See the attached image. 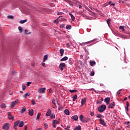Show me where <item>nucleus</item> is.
<instances>
[{
	"label": "nucleus",
	"instance_id": "nucleus-1",
	"mask_svg": "<svg viewBox=\"0 0 130 130\" xmlns=\"http://www.w3.org/2000/svg\"><path fill=\"white\" fill-rule=\"evenodd\" d=\"M66 3H68V4H69L70 6H73L72 4H74V5L76 7H78V5H79V4H80V2L77 0H73L72 2H71V1H69V0H66Z\"/></svg>",
	"mask_w": 130,
	"mask_h": 130
},
{
	"label": "nucleus",
	"instance_id": "nucleus-2",
	"mask_svg": "<svg viewBox=\"0 0 130 130\" xmlns=\"http://www.w3.org/2000/svg\"><path fill=\"white\" fill-rule=\"evenodd\" d=\"M79 119H80V121H82V122H89L90 120H91V119L90 118H86L84 117V116L83 115H81L79 116Z\"/></svg>",
	"mask_w": 130,
	"mask_h": 130
},
{
	"label": "nucleus",
	"instance_id": "nucleus-3",
	"mask_svg": "<svg viewBox=\"0 0 130 130\" xmlns=\"http://www.w3.org/2000/svg\"><path fill=\"white\" fill-rule=\"evenodd\" d=\"M106 109V105H102L98 108L99 112H104Z\"/></svg>",
	"mask_w": 130,
	"mask_h": 130
},
{
	"label": "nucleus",
	"instance_id": "nucleus-4",
	"mask_svg": "<svg viewBox=\"0 0 130 130\" xmlns=\"http://www.w3.org/2000/svg\"><path fill=\"white\" fill-rule=\"evenodd\" d=\"M3 129H10V124L9 123H5L2 127Z\"/></svg>",
	"mask_w": 130,
	"mask_h": 130
},
{
	"label": "nucleus",
	"instance_id": "nucleus-5",
	"mask_svg": "<svg viewBox=\"0 0 130 130\" xmlns=\"http://www.w3.org/2000/svg\"><path fill=\"white\" fill-rule=\"evenodd\" d=\"M66 68V63H61L59 66V69L60 71H63V69Z\"/></svg>",
	"mask_w": 130,
	"mask_h": 130
},
{
	"label": "nucleus",
	"instance_id": "nucleus-6",
	"mask_svg": "<svg viewBox=\"0 0 130 130\" xmlns=\"http://www.w3.org/2000/svg\"><path fill=\"white\" fill-rule=\"evenodd\" d=\"M18 102H19L18 100H15V101L12 102L11 103V108H14V107H15V106L18 103Z\"/></svg>",
	"mask_w": 130,
	"mask_h": 130
},
{
	"label": "nucleus",
	"instance_id": "nucleus-7",
	"mask_svg": "<svg viewBox=\"0 0 130 130\" xmlns=\"http://www.w3.org/2000/svg\"><path fill=\"white\" fill-rule=\"evenodd\" d=\"M45 90H46V88L45 87H44L43 88H40L38 90V92L42 94L43 93H45Z\"/></svg>",
	"mask_w": 130,
	"mask_h": 130
},
{
	"label": "nucleus",
	"instance_id": "nucleus-8",
	"mask_svg": "<svg viewBox=\"0 0 130 130\" xmlns=\"http://www.w3.org/2000/svg\"><path fill=\"white\" fill-rule=\"evenodd\" d=\"M99 121L101 124H102V125H104V126H106V123L105 122V121H104V120L100 119Z\"/></svg>",
	"mask_w": 130,
	"mask_h": 130
},
{
	"label": "nucleus",
	"instance_id": "nucleus-9",
	"mask_svg": "<svg viewBox=\"0 0 130 130\" xmlns=\"http://www.w3.org/2000/svg\"><path fill=\"white\" fill-rule=\"evenodd\" d=\"M28 115H30V116H33L34 114V110H33V109H31V110H29L28 111Z\"/></svg>",
	"mask_w": 130,
	"mask_h": 130
},
{
	"label": "nucleus",
	"instance_id": "nucleus-10",
	"mask_svg": "<svg viewBox=\"0 0 130 130\" xmlns=\"http://www.w3.org/2000/svg\"><path fill=\"white\" fill-rule=\"evenodd\" d=\"M114 106H115V104L114 103V102H113L112 103H111L108 106V108H113L114 107Z\"/></svg>",
	"mask_w": 130,
	"mask_h": 130
},
{
	"label": "nucleus",
	"instance_id": "nucleus-11",
	"mask_svg": "<svg viewBox=\"0 0 130 130\" xmlns=\"http://www.w3.org/2000/svg\"><path fill=\"white\" fill-rule=\"evenodd\" d=\"M8 118L9 119H14V116L12 115L11 112H8Z\"/></svg>",
	"mask_w": 130,
	"mask_h": 130
},
{
	"label": "nucleus",
	"instance_id": "nucleus-12",
	"mask_svg": "<svg viewBox=\"0 0 130 130\" xmlns=\"http://www.w3.org/2000/svg\"><path fill=\"white\" fill-rule=\"evenodd\" d=\"M51 115V110L48 109L46 114V116H49Z\"/></svg>",
	"mask_w": 130,
	"mask_h": 130
},
{
	"label": "nucleus",
	"instance_id": "nucleus-13",
	"mask_svg": "<svg viewBox=\"0 0 130 130\" xmlns=\"http://www.w3.org/2000/svg\"><path fill=\"white\" fill-rule=\"evenodd\" d=\"M105 102H106L107 104H109V102H110V98H106L105 99Z\"/></svg>",
	"mask_w": 130,
	"mask_h": 130
},
{
	"label": "nucleus",
	"instance_id": "nucleus-14",
	"mask_svg": "<svg viewBox=\"0 0 130 130\" xmlns=\"http://www.w3.org/2000/svg\"><path fill=\"white\" fill-rule=\"evenodd\" d=\"M71 118H72V119H74V120L77 121V120H78V119H79V117H78V115H74V116H73L71 117Z\"/></svg>",
	"mask_w": 130,
	"mask_h": 130
},
{
	"label": "nucleus",
	"instance_id": "nucleus-15",
	"mask_svg": "<svg viewBox=\"0 0 130 130\" xmlns=\"http://www.w3.org/2000/svg\"><path fill=\"white\" fill-rule=\"evenodd\" d=\"M89 63L91 67H93L94 64H96V62L95 61H90Z\"/></svg>",
	"mask_w": 130,
	"mask_h": 130
},
{
	"label": "nucleus",
	"instance_id": "nucleus-16",
	"mask_svg": "<svg viewBox=\"0 0 130 130\" xmlns=\"http://www.w3.org/2000/svg\"><path fill=\"white\" fill-rule=\"evenodd\" d=\"M72 98H73V101H76V100L78 99V95L75 94L72 97Z\"/></svg>",
	"mask_w": 130,
	"mask_h": 130
},
{
	"label": "nucleus",
	"instance_id": "nucleus-17",
	"mask_svg": "<svg viewBox=\"0 0 130 130\" xmlns=\"http://www.w3.org/2000/svg\"><path fill=\"white\" fill-rule=\"evenodd\" d=\"M86 101H87V99H86V98L83 99L81 100V104H82V105H84V104L86 103Z\"/></svg>",
	"mask_w": 130,
	"mask_h": 130
},
{
	"label": "nucleus",
	"instance_id": "nucleus-18",
	"mask_svg": "<svg viewBox=\"0 0 130 130\" xmlns=\"http://www.w3.org/2000/svg\"><path fill=\"white\" fill-rule=\"evenodd\" d=\"M24 126V122L23 121H21L20 122H19V124L18 125L19 127H22V126Z\"/></svg>",
	"mask_w": 130,
	"mask_h": 130
},
{
	"label": "nucleus",
	"instance_id": "nucleus-19",
	"mask_svg": "<svg viewBox=\"0 0 130 130\" xmlns=\"http://www.w3.org/2000/svg\"><path fill=\"white\" fill-rule=\"evenodd\" d=\"M69 15H70V16H71L72 20L73 21H75V20L76 19L75 16H74V15L72 13H69Z\"/></svg>",
	"mask_w": 130,
	"mask_h": 130
},
{
	"label": "nucleus",
	"instance_id": "nucleus-20",
	"mask_svg": "<svg viewBox=\"0 0 130 130\" xmlns=\"http://www.w3.org/2000/svg\"><path fill=\"white\" fill-rule=\"evenodd\" d=\"M48 58V55H45L43 57V62H45L46 60H47V59Z\"/></svg>",
	"mask_w": 130,
	"mask_h": 130
},
{
	"label": "nucleus",
	"instance_id": "nucleus-21",
	"mask_svg": "<svg viewBox=\"0 0 130 130\" xmlns=\"http://www.w3.org/2000/svg\"><path fill=\"white\" fill-rule=\"evenodd\" d=\"M20 120H18V121H15L14 122V126H17V125H19V123H20Z\"/></svg>",
	"mask_w": 130,
	"mask_h": 130
},
{
	"label": "nucleus",
	"instance_id": "nucleus-22",
	"mask_svg": "<svg viewBox=\"0 0 130 130\" xmlns=\"http://www.w3.org/2000/svg\"><path fill=\"white\" fill-rule=\"evenodd\" d=\"M96 117L97 118H101H101H103V117H104V116H103L102 114H98L96 115Z\"/></svg>",
	"mask_w": 130,
	"mask_h": 130
},
{
	"label": "nucleus",
	"instance_id": "nucleus-23",
	"mask_svg": "<svg viewBox=\"0 0 130 130\" xmlns=\"http://www.w3.org/2000/svg\"><path fill=\"white\" fill-rule=\"evenodd\" d=\"M69 63L70 64H73V63H74V60H73V58H70L69 59Z\"/></svg>",
	"mask_w": 130,
	"mask_h": 130
},
{
	"label": "nucleus",
	"instance_id": "nucleus-24",
	"mask_svg": "<svg viewBox=\"0 0 130 130\" xmlns=\"http://www.w3.org/2000/svg\"><path fill=\"white\" fill-rule=\"evenodd\" d=\"M26 111V107H24L23 108H22L21 110H20V113H24V112H25Z\"/></svg>",
	"mask_w": 130,
	"mask_h": 130
},
{
	"label": "nucleus",
	"instance_id": "nucleus-25",
	"mask_svg": "<svg viewBox=\"0 0 130 130\" xmlns=\"http://www.w3.org/2000/svg\"><path fill=\"white\" fill-rule=\"evenodd\" d=\"M58 19L59 20V21H60V22H62V21H64V20H66L64 18H62V16H59L58 18Z\"/></svg>",
	"mask_w": 130,
	"mask_h": 130
},
{
	"label": "nucleus",
	"instance_id": "nucleus-26",
	"mask_svg": "<svg viewBox=\"0 0 130 130\" xmlns=\"http://www.w3.org/2000/svg\"><path fill=\"white\" fill-rule=\"evenodd\" d=\"M64 52V50L62 49H60V53L61 54V56L63 55V53Z\"/></svg>",
	"mask_w": 130,
	"mask_h": 130
},
{
	"label": "nucleus",
	"instance_id": "nucleus-27",
	"mask_svg": "<svg viewBox=\"0 0 130 130\" xmlns=\"http://www.w3.org/2000/svg\"><path fill=\"white\" fill-rule=\"evenodd\" d=\"M0 107L1 108H7V106H6V104H2V105L0 106Z\"/></svg>",
	"mask_w": 130,
	"mask_h": 130
},
{
	"label": "nucleus",
	"instance_id": "nucleus-28",
	"mask_svg": "<svg viewBox=\"0 0 130 130\" xmlns=\"http://www.w3.org/2000/svg\"><path fill=\"white\" fill-rule=\"evenodd\" d=\"M82 127H81V125H79L78 126L75 128L74 130H81Z\"/></svg>",
	"mask_w": 130,
	"mask_h": 130
},
{
	"label": "nucleus",
	"instance_id": "nucleus-29",
	"mask_svg": "<svg viewBox=\"0 0 130 130\" xmlns=\"http://www.w3.org/2000/svg\"><path fill=\"white\" fill-rule=\"evenodd\" d=\"M71 46H72V43L71 42L69 43H67L66 45L67 48H71Z\"/></svg>",
	"mask_w": 130,
	"mask_h": 130
},
{
	"label": "nucleus",
	"instance_id": "nucleus-30",
	"mask_svg": "<svg viewBox=\"0 0 130 130\" xmlns=\"http://www.w3.org/2000/svg\"><path fill=\"white\" fill-rule=\"evenodd\" d=\"M66 29H67V30H71V29H72V25H67L66 26Z\"/></svg>",
	"mask_w": 130,
	"mask_h": 130
},
{
	"label": "nucleus",
	"instance_id": "nucleus-31",
	"mask_svg": "<svg viewBox=\"0 0 130 130\" xmlns=\"http://www.w3.org/2000/svg\"><path fill=\"white\" fill-rule=\"evenodd\" d=\"M8 19H10L11 20H14V16L9 15L7 16Z\"/></svg>",
	"mask_w": 130,
	"mask_h": 130
},
{
	"label": "nucleus",
	"instance_id": "nucleus-32",
	"mask_svg": "<svg viewBox=\"0 0 130 130\" xmlns=\"http://www.w3.org/2000/svg\"><path fill=\"white\" fill-rule=\"evenodd\" d=\"M119 29L122 30L123 32H124V31H125V29H124V26H120Z\"/></svg>",
	"mask_w": 130,
	"mask_h": 130
},
{
	"label": "nucleus",
	"instance_id": "nucleus-33",
	"mask_svg": "<svg viewBox=\"0 0 130 130\" xmlns=\"http://www.w3.org/2000/svg\"><path fill=\"white\" fill-rule=\"evenodd\" d=\"M66 115H70V110L69 109H66Z\"/></svg>",
	"mask_w": 130,
	"mask_h": 130
},
{
	"label": "nucleus",
	"instance_id": "nucleus-34",
	"mask_svg": "<svg viewBox=\"0 0 130 130\" xmlns=\"http://www.w3.org/2000/svg\"><path fill=\"white\" fill-rule=\"evenodd\" d=\"M18 29L20 31V33H22V32H23V28H22L21 26H19L18 27Z\"/></svg>",
	"mask_w": 130,
	"mask_h": 130
},
{
	"label": "nucleus",
	"instance_id": "nucleus-35",
	"mask_svg": "<svg viewBox=\"0 0 130 130\" xmlns=\"http://www.w3.org/2000/svg\"><path fill=\"white\" fill-rule=\"evenodd\" d=\"M50 117L51 119H53V118H55V115H54V114H52Z\"/></svg>",
	"mask_w": 130,
	"mask_h": 130
},
{
	"label": "nucleus",
	"instance_id": "nucleus-36",
	"mask_svg": "<svg viewBox=\"0 0 130 130\" xmlns=\"http://www.w3.org/2000/svg\"><path fill=\"white\" fill-rule=\"evenodd\" d=\"M41 116V113H39L37 116V118L36 119H39L40 118Z\"/></svg>",
	"mask_w": 130,
	"mask_h": 130
},
{
	"label": "nucleus",
	"instance_id": "nucleus-37",
	"mask_svg": "<svg viewBox=\"0 0 130 130\" xmlns=\"http://www.w3.org/2000/svg\"><path fill=\"white\" fill-rule=\"evenodd\" d=\"M111 21V19H108L107 20V24H108V26H109V24H110V22Z\"/></svg>",
	"mask_w": 130,
	"mask_h": 130
},
{
	"label": "nucleus",
	"instance_id": "nucleus-38",
	"mask_svg": "<svg viewBox=\"0 0 130 130\" xmlns=\"http://www.w3.org/2000/svg\"><path fill=\"white\" fill-rule=\"evenodd\" d=\"M27 96H30V93H29V92H27L26 93H25L23 97H24V98H26L27 97Z\"/></svg>",
	"mask_w": 130,
	"mask_h": 130
},
{
	"label": "nucleus",
	"instance_id": "nucleus-39",
	"mask_svg": "<svg viewBox=\"0 0 130 130\" xmlns=\"http://www.w3.org/2000/svg\"><path fill=\"white\" fill-rule=\"evenodd\" d=\"M25 22H27V19L20 21V24H24V23H25Z\"/></svg>",
	"mask_w": 130,
	"mask_h": 130
},
{
	"label": "nucleus",
	"instance_id": "nucleus-40",
	"mask_svg": "<svg viewBox=\"0 0 130 130\" xmlns=\"http://www.w3.org/2000/svg\"><path fill=\"white\" fill-rule=\"evenodd\" d=\"M109 5H110V6H115V3H112V2L110 1L109 2Z\"/></svg>",
	"mask_w": 130,
	"mask_h": 130
},
{
	"label": "nucleus",
	"instance_id": "nucleus-41",
	"mask_svg": "<svg viewBox=\"0 0 130 130\" xmlns=\"http://www.w3.org/2000/svg\"><path fill=\"white\" fill-rule=\"evenodd\" d=\"M88 43V42H86V43H82L80 44V45H81V46H84L85 45H86V44H87Z\"/></svg>",
	"mask_w": 130,
	"mask_h": 130
},
{
	"label": "nucleus",
	"instance_id": "nucleus-42",
	"mask_svg": "<svg viewBox=\"0 0 130 130\" xmlns=\"http://www.w3.org/2000/svg\"><path fill=\"white\" fill-rule=\"evenodd\" d=\"M70 92H71V93H74V92H78V90H72L70 89L69 90Z\"/></svg>",
	"mask_w": 130,
	"mask_h": 130
},
{
	"label": "nucleus",
	"instance_id": "nucleus-43",
	"mask_svg": "<svg viewBox=\"0 0 130 130\" xmlns=\"http://www.w3.org/2000/svg\"><path fill=\"white\" fill-rule=\"evenodd\" d=\"M58 21H59L58 18H57L56 20H54V23L57 24H58Z\"/></svg>",
	"mask_w": 130,
	"mask_h": 130
},
{
	"label": "nucleus",
	"instance_id": "nucleus-44",
	"mask_svg": "<svg viewBox=\"0 0 130 130\" xmlns=\"http://www.w3.org/2000/svg\"><path fill=\"white\" fill-rule=\"evenodd\" d=\"M53 122H54L56 124H58V123H59V122L56 120H54Z\"/></svg>",
	"mask_w": 130,
	"mask_h": 130
},
{
	"label": "nucleus",
	"instance_id": "nucleus-45",
	"mask_svg": "<svg viewBox=\"0 0 130 130\" xmlns=\"http://www.w3.org/2000/svg\"><path fill=\"white\" fill-rule=\"evenodd\" d=\"M31 102H32V105H35V104H36V102H35V101H34V99L31 100Z\"/></svg>",
	"mask_w": 130,
	"mask_h": 130
},
{
	"label": "nucleus",
	"instance_id": "nucleus-46",
	"mask_svg": "<svg viewBox=\"0 0 130 130\" xmlns=\"http://www.w3.org/2000/svg\"><path fill=\"white\" fill-rule=\"evenodd\" d=\"M44 126H45V129H47V128L48 127V125L46 123H45Z\"/></svg>",
	"mask_w": 130,
	"mask_h": 130
},
{
	"label": "nucleus",
	"instance_id": "nucleus-47",
	"mask_svg": "<svg viewBox=\"0 0 130 130\" xmlns=\"http://www.w3.org/2000/svg\"><path fill=\"white\" fill-rule=\"evenodd\" d=\"M32 84L31 82H28L26 84V86H27V87H29V86H30V84Z\"/></svg>",
	"mask_w": 130,
	"mask_h": 130
},
{
	"label": "nucleus",
	"instance_id": "nucleus-48",
	"mask_svg": "<svg viewBox=\"0 0 130 130\" xmlns=\"http://www.w3.org/2000/svg\"><path fill=\"white\" fill-rule=\"evenodd\" d=\"M94 75H95V73H94V72H91L90 76H91V77H93V76H94Z\"/></svg>",
	"mask_w": 130,
	"mask_h": 130
},
{
	"label": "nucleus",
	"instance_id": "nucleus-49",
	"mask_svg": "<svg viewBox=\"0 0 130 130\" xmlns=\"http://www.w3.org/2000/svg\"><path fill=\"white\" fill-rule=\"evenodd\" d=\"M22 90L23 91H25V90H26V86L25 85L22 86Z\"/></svg>",
	"mask_w": 130,
	"mask_h": 130
},
{
	"label": "nucleus",
	"instance_id": "nucleus-50",
	"mask_svg": "<svg viewBox=\"0 0 130 130\" xmlns=\"http://www.w3.org/2000/svg\"><path fill=\"white\" fill-rule=\"evenodd\" d=\"M90 115L91 116H94V112H90Z\"/></svg>",
	"mask_w": 130,
	"mask_h": 130
},
{
	"label": "nucleus",
	"instance_id": "nucleus-51",
	"mask_svg": "<svg viewBox=\"0 0 130 130\" xmlns=\"http://www.w3.org/2000/svg\"><path fill=\"white\" fill-rule=\"evenodd\" d=\"M56 124H55V123H54L53 122V124H52V125H53V127H56Z\"/></svg>",
	"mask_w": 130,
	"mask_h": 130
},
{
	"label": "nucleus",
	"instance_id": "nucleus-52",
	"mask_svg": "<svg viewBox=\"0 0 130 130\" xmlns=\"http://www.w3.org/2000/svg\"><path fill=\"white\" fill-rule=\"evenodd\" d=\"M77 63H79V64H82V61L81 60H78L77 61Z\"/></svg>",
	"mask_w": 130,
	"mask_h": 130
},
{
	"label": "nucleus",
	"instance_id": "nucleus-53",
	"mask_svg": "<svg viewBox=\"0 0 130 130\" xmlns=\"http://www.w3.org/2000/svg\"><path fill=\"white\" fill-rule=\"evenodd\" d=\"M63 60H66V57H64L63 58H62V59H61L60 61H63Z\"/></svg>",
	"mask_w": 130,
	"mask_h": 130
},
{
	"label": "nucleus",
	"instance_id": "nucleus-54",
	"mask_svg": "<svg viewBox=\"0 0 130 130\" xmlns=\"http://www.w3.org/2000/svg\"><path fill=\"white\" fill-rule=\"evenodd\" d=\"M52 104H54V105H55V100L53 99L52 100Z\"/></svg>",
	"mask_w": 130,
	"mask_h": 130
},
{
	"label": "nucleus",
	"instance_id": "nucleus-55",
	"mask_svg": "<svg viewBox=\"0 0 130 130\" xmlns=\"http://www.w3.org/2000/svg\"><path fill=\"white\" fill-rule=\"evenodd\" d=\"M25 33H26V34H30V33H31V32H29V33H28V30H27V29H25Z\"/></svg>",
	"mask_w": 130,
	"mask_h": 130
},
{
	"label": "nucleus",
	"instance_id": "nucleus-56",
	"mask_svg": "<svg viewBox=\"0 0 130 130\" xmlns=\"http://www.w3.org/2000/svg\"><path fill=\"white\" fill-rule=\"evenodd\" d=\"M60 28H64V24H61L60 25Z\"/></svg>",
	"mask_w": 130,
	"mask_h": 130
},
{
	"label": "nucleus",
	"instance_id": "nucleus-57",
	"mask_svg": "<svg viewBox=\"0 0 130 130\" xmlns=\"http://www.w3.org/2000/svg\"><path fill=\"white\" fill-rule=\"evenodd\" d=\"M125 124H129V123H130V122L129 121H125Z\"/></svg>",
	"mask_w": 130,
	"mask_h": 130
},
{
	"label": "nucleus",
	"instance_id": "nucleus-58",
	"mask_svg": "<svg viewBox=\"0 0 130 130\" xmlns=\"http://www.w3.org/2000/svg\"><path fill=\"white\" fill-rule=\"evenodd\" d=\"M129 107V103H128V102H127L126 103V107Z\"/></svg>",
	"mask_w": 130,
	"mask_h": 130
},
{
	"label": "nucleus",
	"instance_id": "nucleus-59",
	"mask_svg": "<svg viewBox=\"0 0 130 130\" xmlns=\"http://www.w3.org/2000/svg\"><path fill=\"white\" fill-rule=\"evenodd\" d=\"M42 66L43 67H45V63L42 62Z\"/></svg>",
	"mask_w": 130,
	"mask_h": 130
},
{
	"label": "nucleus",
	"instance_id": "nucleus-60",
	"mask_svg": "<svg viewBox=\"0 0 130 130\" xmlns=\"http://www.w3.org/2000/svg\"><path fill=\"white\" fill-rule=\"evenodd\" d=\"M24 130H27V125H24Z\"/></svg>",
	"mask_w": 130,
	"mask_h": 130
},
{
	"label": "nucleus",
	"instance_id": "nucleus-61",
	"mask_svg": "<svg viewBox=\"0 0 130 130\" xmlns=\"http://www.w3.org/2000/svg\"><path fill=\"white\" fill-rule=\"evenodd\" d=\"M78 7L79 9H82V6L81 5H79Z\"/></svg>",
	"mask_w": 130,
	"mask_h": 130
},
{
	"label": "nucleus",
	"instance_id": "nucleus-62",
	"mask_svg": "<svg viewBox=\"0 0 130 130\" xmlns=\"http://www.w3.org/2000/svg\"><path fill=\"white\" fill-rule=\"evenodd\" d=\"M13 127H14V128L15 129H16V130L18 129V128L17 127V126H14Z\"/></svg>",
	"mask_w": 130,
	"mask_h": 130
},
{
	"label": "nucleus",
	"instance_id": "nucleus-63",
	"mask_svg": "<svg viewBox=\"0 0 130 130\" xmlns=\"http://www.w3.org/2000/svg\"><path fill=\"white\" fill-rule=\"evenodd\" d=\"M126 100H127V97H125V98L124 99L123 101H126Z\"/></svg>",
	"mask_w": 130,
	"mask_h": 130
},
{
	"label": "nucleus",
	"instance_id": "nucleus-64",
	"mask_svg": "<svg viewBox=\"0 0 130 130\" xmlns=\"http://www.w3.org/2000/svg\"><path fill=\"white\" fill-rule=\"evenodd\" d=\"M42 128L41 127H40L37 129V130H42Z\"/></svg>",
	"mask_w": 130,
	"mask_h": 130
}]
</instances>
